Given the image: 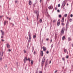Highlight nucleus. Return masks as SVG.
Segmentation results:
<instances>
[{
	"label": "nucleus",
	"instance_id": "obj_1",
	"mask_svg": "<svg viewBox=\"0 0 73 73\" xmlns=\"http://www.w3.org/2000/svg\"><path fill=\"white\" fill-rule=\"evenodd\" d=\"M35 13L37 15V19H38V17H39V14L38 13V11H35Z\"/></svg>",
	"mask_w": 73,
	"mask_h": 73
},
{
	"label": "nucleus",
	"instance_id": "obj_2",
	"mask_svg": "<svg viewBox=\"0 0 73 73\" xmlns=\"http://www.w3.org/2000/svg\"><path fill=\"white\" fill-rule=\"evenodd\" d=\"M31 35H29V39L28 40V42H29L31 41Z\"/></svg>",
	"mask_w": 73,
	"mask_h": 73
},
{
	"label": "nucleus",
	"instance_id": "obj_3",
	"mask_svg": "<svg viewBox=\"0 0 73 73\" xmlns=\"http://www.w3.org/2000/svg\"><path fill=\"white\" fill-rule=\"evenodd\" d=\"M60 24V20L59 19L58 21L57 25L58 26H59Z\"/></svg>",
	"mask_w": 73,
	"mask_h": 73
},
{
	"label": "nucleus",
	"instance_id": "obj_4",
	"mask_svg": "<svg viewBox=\"0 0 73 73\" xmlns=\"http://www.w3.org/2000/svg\"><path fill=\"white\" fill-rule=\"evenodd\" d=\"M65 2L64 1H63L62 5V7H64L65 5Z\"/></svg>",
	"mask_w": 73,
	"mask_h": 73
},
{
	"label": "nucleus",
	"instance_id": "obj_5",
	"mask_svg": "<svg viewBox=\"0 0 73 73\" xmlns=\"http://www.w3.org/2000/svg\"><path fill=\"white\" fill-rule=\"evenodd\" d=\"M27 57H25L24 60V62L25 63L27 62Z\"/></svg>",
	"mask_w": 73,
	"mask_h": 73
},
{
	"label": "nucleus",
	"instance_id": "obj_6",
	"mask_svg": "<svg viewBox=\"0 0 73 73\" xmlns=\"http://www.w3.org/2000/svg\"><path fill=\"white\" fill-rule=\"evenodd\" d=\"M64 31H65L64 29L62 28L61 31L62 33L63 34L64 33Z\"/></svg>",
	"mask_w": 73,
	"mask_h": 73
},
{
	"label": "nucleus",
	"instance_id": "obj_7",
	"mask_svg": "<svg viewBox=\"0 0 73 73\" xmlns=\"http://www.w3.org/2000/svg\"><path fill=\"white\" fill-rule=\"evenodd\" d=\"M40 54L41 56H43V51L42 50L41 51Z\"/></svg>",
	"mask_w": 73,
	"mask_h": 73
},
{
	"label": "nucleus",
	"instance_id": "obj_8",
	"mask_svg": "<svg viewBox=\"0 0 73 73\" xmlns=\"http://www.w3.org/2000/svg\"><path fill=\"white\" fill-rule=\"evenodd\" d=\"M42 61H43L44 62H45V57H44L43 58Z\"/></svg>",
	"mask_w": 73,
	"mask_h": 73
},
{
	"label": "nucleus",
	"instance_id": "obj_9",
	"mask_svg": "<svg viewBox=\"0 0 73 73\" xmlns=\"http://www.w3.org/2000/svg\"><path fill=\"white\" fill-rule=\"evenodd\" d=\"M0 55H1V56H3V52L2 51L1 52Z\"/></svg>",
	"mask_w": 73,
	"mask_h": 73
},
{
	"label": "nucleus",
	"instance_id": "obj_10",
	"mask_svg": "<svg viewBox=\"0 0 73 73\" xmlns=\"http://www.w3.org/2000/svg\"><path fill=\"white\" fill-rule=\"evenodd\" d=\"M48 8L49 9H53V7H51L50 6L48 7Z\"/></svg>",
	"mask_w": 73,
	"mask_h": 73
},
{
	"label": "nucleus",
	"instance_id": "obj_11",
	"mask_svg": "<svg viewBox=\"0 0 73 73\" xmlns=\"http://www.w3.org/2000/svg\"><path fill=\"white\" fill-rule=\"evenodd\" d=\"M62 23H63V22L64 21V18H63L62 19Z\"/></svg>",
	"mask_w": 73,
	"mask_h": 73
},
{
	"label": "nucleus",
	"instance_id": "obj_12",
	"mask_svg": "<svg viewBox=\"0 0 73 73\" xmlns=\"http://www.w3.org/2000/svg\"><path fill=\"white\" fill-rule=\"evenodd\" d=\"M42 48L43 49V51H45V50H46V48L43 47Z\"/></svg>",
	"mask_w": 73,
	"mask_h": 73
},
{
	"label": "nucleus",
	"instance_id": "obj_13",
	"mask_svg": "<svg viewBox=\"0 0 73 73\" xmlns=\"http://www.w3.org/2000/svg\"><path fill=\"white\" fill-rule=\"evenodd\" d=\"M7 48H9V47H10L9 46H10L8 44H7Z\"/></svg>",
	"mask_w": 73,
	"mask_h": 73
},
{
	"label": "nucleus",
	"instance_id": "obj_14",
	"mask_svg": "<svg viewBox=\"0 0 73 73\" xmlns=\"http://www.w3.org/2000/svg\"><path fill=\"white\" fill-rule=\"evenodd\" d=\"M44 62L43 61H42V64H41V65L42 66H43V65H44V62Z\"/></svg>",
	"mask_w": 73,
	"mask_h": 73
},
{
	"label": "nucleus",
	"instance_id": "obj_15",
	"mask_svg": "<svg viewBox=\"0 0 73 73\" xmlns=\"http://www.w3.org/2000/svg\"><path fill=\"white\" fill-rule=\"evenodd\" d=\"M29 5H31V4H32V2L31 1H29Z\"/></svg>",
	"mask_w": 73,
	"mask_h": 73
},
{
	"label": "nucleus",
	"instance_id": "obj_16",
	"mask_svg": "<svg viewBox=\"0 0 73 73\" xmlns=\"http://www.w3.org/2000/svg\"><path fill=\"white\" fill-rule=\"evenodd\" d=\"M65 36H63L62 38V40H64L65 39Z\"/></svg>",
	"mask_w": 73,
	"mask_h": 73
},
{
	"label": "nucleus",
	"instance_id": "obj_17",
	"mask_svg": "<svg viewBox=\"0 0 73 73\" xmlns=\"http://www.w3.org/2000/svg\"><path fill=\"white\" fill-rule=\"evenodd\" d=\"M42 19H40L39 20V22L40 23H42Z\"/></svg>",
	"mask_w": 73,
	"mask_h": 73
},
{
	"label": "nucleus",
	"instance_id": "obj_18",
	"mask_svg": "<svg viewBox=\"0 0 73 73\" xmlns=\"http://www.w3.org/2000/svg\"><path fill=\"white\" fill-rule=\"evenodd\" d=\"M33 38H36V35H33Z\"/></svg>",
	"mask_w": 73,
	"mask_h": 73
},
{
	"label": "nucleus",
	"instance_id": "obj_19",
	"mask_svg": "<svg viewBox=\"0 0 73 73\" xmlns=\"http://www.w3.org/2000/svg\"><path fill=\"white\" fill-rule=\"evenodd\" d=\"M6 23H7V21H4V25H5Z\"/></svg>",
	"mask_w": 73,
	"mask_h": 73
},
{
	"label": "nucleus",
	"instance_id": "obj_20",
	"mask_svg": "<svg viewBox=\"0 0 73 73\" xmlns=\"http://www.w3.org/2000/svg\"><path fill=\"white\" fill-rule=\"evenodd\" d=\"M31 64L32 65L33 64V61L32 60H31Z\"/></svg>",
	"mask_w": 73,
	"mask_h": 73
},
{
	"label": "nucleus",
	"instance_id": "obj_21",
	"mask_svg": "<svg viewBox=\"0 0 73 73\" xmlns=\"http://www.w3.org/2000/svg\"><path fill=\"white\" fill-rule=\"evenodd\" d=\"M2 35H3V36H4V32H3L2 33Z\"/></svg>",
	"mask_w": 73,
	"mask_h": 73
},
{
	"label": "nucleus",
	"instance_id": "obj_22",
	"mask_svg": "<svg viewBox=\"0 0 73 73\" xmlns=\"http://www.w3.org/2000/svg\"><path fill=\"white\" fill-rule=\"evenodd\" d=\"M64 52H67V50H66V49H64Z\"/></svg>",
	"mask_w": 73,
	"mask_h": 73
},
{
	"label": "nucleus",
	"instance_id": "obj_23",
	"mask_svg": "<svg viewBox=\"0 0 73 73\" xmlns=\"http://www.w3.org/2000/svg\"><path fill=\"white\" fill-rule=\"evenodd\" d=\"M36 51H35L34 52V55H35L36 54Z\"/></svg>",
	"mask_w": 73,
	"mask_h": 73
},
{
	"label": "nucleus",
	"instance_id": "obj_24",
	"mask_svg": "<svg viewBox=\"0 0 73 73\" xmlns=\"http://www.w3.org/2000/svg\"><path fill=\"white\" fill-rule=\"evenodd\" d=\"M56 20H54L53 21V23H55V22H56Z\"/></svg>",
	"mask_w": 73,
	"mask_h": 73
},
{
	"label": "nucleus",
	"instance_id": "obj_25",
	"mask_svg": "<svg viewBox=\"0 0 73 73\" xmlns=\"http://www.w3.org/2000/svg\"><path fill=\"white\" fill-rule=\"evenodd\" d=\"M24 52L25 53H27V51L25 50H24Z\"/></svg>",
	"mask_w": 73,
	"mask_h": 73
},
{
	"label": "nucleus",
	"instance_id": "obj_26",
	"mask_svg": "<svg viewBox=\"0 0 73 73\" xmlns=\"http://www.w3.org/2000/svg\"><path fill=\"white\" fill-rule=\"evenodd\" d=\"M70 40H71L70 38H68V40L69 41H70Z\"/></svg>",
	"mask_w": 73,
	"mask_h": 73
},
{
	"label": "nucleus",
	"instance_id": "obj_27",
	"mask_svg": "<svg viewBox=\"0 0 73 73\" xmlns=\"http://www.w3.org/2000/svg\"><path fill=\"white\" fill-rule=\"evenodd\" d=\"M68 15L67 14H65L64 15V16L65 17H66L67 16V15Z\"/></svg>",
	"mask_w": 73,
	"mask_h": 73
},
{
	"label": "nucleus",
	"instance_id": "obj_28",
	"mask_svg": "<svg viewBox=\"0 0 73 73\" xmlns=\"http://www.w3.org/2000/svg\"><path fill=\"white\" fill-rule=\"evenodd\" d=\"M72 20V19H70L69 20V21H70V22H71Z\"/></svg>",
	"mask_w": 73,
	"mask_h": 73
},
{
	"label": "nucleus",
	"instance_id": "obj_29",
	"mask_svg": "<svg viewBox=\"0 0 73 73\" xmlns=\"http://www.w3.org/2000/svg\"><path fill=\"white\" fill-rule=\"evenodd\" d=\"M46 53L47 54H48V53H49V51H48V50L47 51Z\"/></svg>",
	"mask_w": 73,
	"mask_h": 73
},
{
	"label": "nucleus",
	"instance_id": "obj_30",
	"mask_svg": "<svg viewBox=\"0 0 73 73\" xmlns=\"http://www.w3.org/2000/svg\"><path fill=\"white\" fill-rule=\"evenodd\" d=\"M59 17H61V15H59Z\"/></svg>",
	"mask_w": 73,
	"mask_h": 73
},
{
	"label": "nucleus",
	"instance_id": "obj_31",
	"mask_svg": "<svg viewBox=\"0 0 73 73\" xmlns=\"http://www.w3.org/2000/svg\"><path fill=\"white\" fill-rule=\"evenodd\" d=\"M58 7H60V4H58Z\"/></svg>",
	"mask_w": 73,
	"mask_h": 73
},
{
	"label": "nucleus",
	"instance_id": "obj_32",
	"mask_svg": "<svg viewBox=\"0 0 73 73\" xmlns=\"http://www.w3.org/2000/svg\"><path fill=\"white\" fill-rule=\"evenodd\" d=\"M66 58H69V56L68 55H67L66 57Z\"/></svg>",
	"mask_w": 73,
	"mask_h": 73
},
{
	"label": "nucleus",
	"instance_id": "obj_33",
	"mask_svg": "<svg viewBox=\"0 0 73 73\" xmlns=\"http://www.w3.org/2000/svg\"><path fill=\"white\" fill-rule=\"evenodd\" d=\"M62 60L63 61H64L65 60V59H64V58H62Z\"/></svg>",
	"mask_w": 73,
	"mask_h": 73
},
{
	"label": "nucleus",
	"instance_id": "obj_34",
	"mask_svg": "<svg viewBox=\"0 0 73 73\" xmlns=\"http://www.w3.org/2000/svg\"><path fill=\"white\" fill-rule=\"evenodd\" d=\"M46 41H48L49 40V39L48 38H47L46 39Z\"/></svg>",
	"mask_w": 73,
	"mask_h": 73
},
{
	"label": "nucleus",
	"instance_id": "obj_35",
	"mask_svg": "<svg viewBox=\"0 0 73 73\" xmlns=\"http://www.w3.org/2000/svg\"><path fill=\"white\" fill-rule=\"evenodd\" d=\"M57 11L58 12H60V10H58Z\"/></svg>",
	"mask_w": 73,
	"mask_h": 73
},
{
	"label": "nucleus",
	"instance_id": "obj_36",
	"mask_svg": "<svg viewBox=\"0 0 73 73\" xmlns=\"http://www.w3.org/2000/svg\"><path fill=\"white\" fill-rule=\"evenodd\" d=\"M70 16L71 17H73V15L72 14H71L70 15Z\"/></svg>",
	"mask_w": 73,
	"mask_h": 73
},
{
	"label": "nucleus",
	"instance_id": "obj_37",
	"mask_svg": "<svg viewBox=\"0 0 73 73\" xmlns=\"http://www.w3.org/2000/svg\"><path fill=\"white\" fill-rule=\"evenodd\" d=\"M57 70H56L55 71L54 73H57Z\"/></svg>",
	"mask_w": 73,
	"mask_h": 73
},
{
	"label": "nucleus",
	"instance_id": "obj_38",
	"mask_svg": "<svg viewBox=\"0 0 73 73\" xmlns=\"http://www.w3.org/2000/svg\"><path fill=\"white\" fill-rule=\"evenodd\" d=\"M53 44H52L51 46V48H53Z\"/></svg>",
	"mask_w": 73,
	"mask_h": 73
},
{
	"label": "nucleus",
	"instance_id": "obj_39",
	"mask_svg": "<svg viewBox=\"0 0 73 73\" xmlns=\"http://www.w3.org/2000/svg\"><path fill=\"white\" fill-rule=\"evenodd\" d=\"M9 52H11V50L9 49L8 50Z\"/></svg>",
	"mask_w": 73,
	"mask_h": 73
},
{
	"label": "nucleus",
	"instance_id": "obj_40",
	"mask_svg": "<svg viewBox=\"0 0 73 73\" xmlns=\"http://www.w3.org/2000/svg\"><path fill=\"white\" fill-rule=\"evenodd\" d=\"M3 30H1V33H2L3 32Z\"/></svg>",
	"mask_w": 73,
	"mask_h": 73
},
{
	"label": "nucleus",
	"instance_id": "obj_41",
	"mask_svg": "<svg viewBox=\"0 0 73 73\" xmlns=\"http://www.w3.org/2000/svg\"><path fill=\"white\" fill-rule=\"evenodd\" d=\"M0 60H2V58H0Z\"/></svg>",
	"mask_w": 73,
	"mask_h": 73
},
{
	"label": "nucleus",
	"instance_id": "obj_42",
	"mask_svg": "<svg viewBox=\"0 0 73 73\" xmlns=\"http://www.w3.org/2000/svg\"><path fill=\"white\" fill-rule=\"evenodd\" d=\"M27 20H29V19H28V17H27Z\"/></svg>",
	"mask_w": 73,
	"mask_h": 73
},
{
	"label": "nucleus",
	"instance_id": "obj_43",
	"mask_svg": "<svg viewBox=\"0 0 73 73\" xmlns=\"http://www.w3.org/2000/svg\"><path fill=\"white\" fill-rule=\"evenodd\" d=\"M62 25H64V23H62Z\"/></svg>",
	"mask_w": 73,
	"mask_h": 73
},
{
	"label": "nucleus",
	"instance_id": "obj_44",
	"mask_svg": "<svg viewBox=\"0 0 73 73\" xmlns=\"http://www.w3.org/2000/svg\"><path fill=\"white\" fill-rule=\"evenodd\" d=\"M51 60H50V61L49 64H50V63H51Z\"/></svg>",
	"mask_w": 73,
	"mask_h": 73
},
{
	"label": "nucleus",
	"instance_id": "obj_45",
	"mask_svg": "<svg viewBox=\"0 0 73 73\" xmlns=\"http://www.w3.org/2000/svg\"><path fill=\"white\" fill-rule=\"evenodd\" d=\"M3 37H4V36H1V38H3Z\"/></svg>",
	"mask_w": 73,
	"mask_h": 73
},
{
	"label": "nucleus",
	"instance_id": "obj_46",
	"mask_svg": "<svg viewBox=\"0 0 73 73\" xmlns=\"http://www.w3.org/2000/svg\"><path fill=\"white\" fill-rule=\"evenodd\" d=\"M39 73H42V71H40Z\"/></svg>",
	"mask_w": 73,
	"mask_h": 73
},
{
	"label": "nucleus",
	"instance_id": "obj_47",
	"mask_svg": "<svg viewBox=\"0 0 73 73\" xmlns=\"http://www.w3.org/2000/svg\"><path fill=\"white\" fill-rule=\"evenodd\" d=\"M2 41H4V40L3 39H2Z\"/></svg>",
	"mask_w": 73,
	"mask_h": 73
},
{
	"label": "nucleus",
	"instance_id": "obj_48",
	"mask_svg": "<svg viewBox=\"0 0 73 73\" xmlns=\"http://www.w3.org/2000/svg\"><path fill=\"white\" fill-rule=\"evenodd\" d=\"M52 39H51V40H50V42H52Z\"/></svg>",
	"mask_w": 73,
	"mask_h": 73
},
{
	"label": "nucleus",
	"instance_id": "obj_49",
	"mask_svg": "<svg viewBox=\"0 0 73 73\" xmlns=\"http://www.w3.org/2000/svg\"><path fill=\"white\" fill-rule=\"evenodd\" d=\"M3 17V16H0V18H1V17Z\"/></svg>",
	"mask_w": 73,
	"mask_h": 73
},
{
	"label": "nucleus",
	"instance_id": "obj_50",
	"mask_svg": "<svg viewBox=\"0 0 73 73\" xmlns=\"http://www.w3.org/2000/svg\"><path fill=\"white\" fill-rule=\"evenodd\" d=\"M41 1H42V0H40V3H41Z\"/></svg>",
	"mask_w": 73,
	"mask_h": 73
},
{
	"label": "nucleus",
	"instance_id": "obj_51",
	"mask_svg": "<svg viewBox=\"0 0 73 73\" xmlns=\"http://www.w3.org/2000/svg\"><path fill=\"white\" fill-rule=\"evenodd\" d=\"M30 59L29 58L27 60H29Z\"/></svg>",
	"mask_w": 73,
	"mask_h": 73
},
{
	"label": "nucleus",
	"instance_id": "obj_52",
	"mask_svg": "<svg viewBox=\"0 0 73 73\" xmlns=\"http://www.w3.org/2000/svg\"><path fill=\"white\" fill-rule=\"evenodd\" d=\"M29 60V61H31V60L30 59Z\"/></svg>",
	"mask_w": 73,
	"mask_h": 73
},
{
	"label": "nucleus",
	"instance_id": "obj_53",
	"mask_svg": "<svg viewBox=\"0 0 73 73\" xmlns=\"http://www.w3.org/2000/svg\"><path fill=\"white\" fill-rule=\"evenodd\" d=\"M7 65H6L5 67H6V68H7Z\"/></svg>",
	"mask_w": 73,
	"mask_h": 73
},
{
	"label": "nucleus",
	"instance_id": "obj_54",
	"mask_svg": "<svg viewBox=\"0 0 73 73\" xmlns=\"http://www.w3.org/2000/svg\"><path fill=\"white\" fill-rule=\"evenodd\" d=\"M17 1H15V3H17Z\"/></svg>",
	"mask_w": 73,
	"mask_h": 73
},
{
	"label": "nucleus",
	"instance_id": "obj_55",
	"mask_svg": "<svg viewBox=\"0 0 73 73\" xmlns=\"http://www.w3.org/2000/svg\"><path fill=\"white\" fill-rule=\"evenodd\" d=\"M72 46L73 47V44H72Z\"/></svg>",
	"mask_w": 73,
	"mask_h": 73
},
{
	"label": "nucleus",
	"instance_id": "obj_56",
	"mask_svg": "<svg viewBox=\"0 0 73 73\" xmlns=\"http://www.w3.org/2000/svg\"><path fill=\"white\" fill-rule=\"evenodd\" d=\"M11 18H10L9 19V20H11Z\"/></svg>",
	"mask_w": 73,
	"mask_h": 73
},
{
	"label": "nucleus",
	"instance_id": "obj_57",
	"mask_svg": "<svg viewBox=\"0 0 73 73\" xmlns=\"http://www.w3.org/2000/svg\"><path fill=\"white\" fill-rule=\"evenodd\" d=\"M67 5L68 6V3H67Z\"/></svg>",
	"mask_w": 73,
	"mask_h": 73
},
{
	"label": "nucleus",
	"instance_id": "obj_58",
	"mask_svg": "<svg viewBox=\"0 0 73 73\" xmlns=\"http://www.w3.org/2000/svg\"><path fill=\"white\" fill-rule=\"evenodd\" d=\"M7 19H9V18H8V17H7Z\"/></svg>",
	"mask_w": 73,
	"mask_h": 73
},
{
	"label": "nucleus",
	"instance_id": "obj_59",
	"mask_svg": "<svg viewBox=\"0 0 73 73\" xmlns=\"http://www.w3.org/2000/svg\"><path fill=\"white\" fill-rule=\"evenodd\" d=\"M47 65V64H46L45 65Z\"/></svg>",
	"mask_w": 73,
	"mask_h": 73
},
{
	"label": "nucleus",
	"instance_id": "obj_60",
	"mask_svg": "<svg viewBox=\"0 0 73 73\" xmlns=\"http://www.w3.org/2000/svg\"><path fill=\"white\" fill-rule=\"evenodd\" d=\"M63 9H65V8H64V7Z\"/></svg>",
	"mask_w": 73,
	"mask_h": 73
},
{
	"label": "nucleus",
	"instance_id": "obj_61",
	"mask_svg": "<svg viewBox=\"0 0 73 73\" xmlns=\"http://www.w3.org/2000/svg\"><path fill=\"white\" fill-rule=\"evenodd\" d=\"M57 9L56 8H55V9Z\"/></svg>",
	"mask_w": 73,
	"mask_h": 73
},
{
	"label": "nucleus",
	"instance_id": "obj_62",
	"mask_svg": "<svg viewBox=\"0 0 73 73\" xmlns=\"http://www.w3.org/2000/svg\"><path fill=\"white\" fill-rule=\"evenodd\" d=\"M27 39H28V37L27 38Z\"/></svg>",
	"mask_w": 73,
	"mask_h": 73
}]
</instances>
